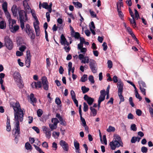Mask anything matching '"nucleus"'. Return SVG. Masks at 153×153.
<instances>
[{
	"label": "nucleus",
	"instance_id": "f257e3e1",
	"mask_svg": "<svg viewBox=\"0 0 153 153\" xmlns=\"http://www.w3.org/2000/svg\"><path fill=\"white\" fill-rule=\"evenodd\" d=\"M10 106L13 108L14 110V120L16 122L15 125V134L19 135L20 133L19 122L23 121L24 118V113L18 102L13 104H10Z\"/></svg>",
	"mask_w": 153,
	"mask_h": 153
},
{
	"label": "nucleus",
	"instance_id": "f03ea898",
	"mask_svg": "<svg viewBox=\"0 0 153 153\" xmlns=\"http://www.w3.org/2000/svg\"><path fill=\"white\" fill-rule=\"evenodd\" d=\"M111 149L112 150H114L116 147H119L120 146L123 147V143L121 140L120 137L117 135L114 138L112 141L109 144Z\"/></svg>",
	"mask_w": 153,
	"mask_h": 153
},
{
	"label": "nucleus",
	"instance_id": "7ed1b4c3",
	"mask_svg": "<svg viewBox=\"0 0 153 153\" xmlns=\"http://www.w3.org/2000/svg\"><path fill=\"white\" fill-rule=\"evenodd\" d=\"M21 26V25L20 27L23 32H25L30 36L31 39H35V34L33 30L29 24H26L25 27L24 23L23 24V26L22 27Z\"/></svg>",
	"mask_w": 153,
	"mask_h": 153
},
{
	"label": "nucleus",
	"instance_id": "20e7f679",
	"mask_svg": "<svg viewBox=\"0 0 153 153\" xmlns=\"http://www.w3.org/2000/svg\"><path fill=\"white\" fill-rule=\"evenodd\" d=\"M19 19L20 21V25H21L22 27L23 26V24L28 20V18L27 13L25 11L23 10H19Z\"/></svg>",
	"mask_w": 153,
	"mask_h": 153
},
{
	"label": "nucleus",
	"instance_id": "39448f33",
	"mask_svg": "<svg viewBox=\"0 0 153 153\" xmlns=\"http://www.w3.org/2000/svg\"><path fill=\"white\" fill-rule=\"evenodd\" d=\"M9 26L10 31L13 33H15L19 29L18 25L13 26L16 24V21L13 19H9Z\"/></svg>",
	"mask_w": 153,
	"mask_h": 153
},
{
	"label": "nucleus",
	"instance_id": "423d86ee",
	"mask_svg": "<svg viewBox=\"0 0 153 153\" xmlns=\"http://www.w3.org/2000/svg\"><path fill=\"white\" fill-rule=\"evenodd\" d=\"M4 44L6 48L9 50H11L13 47V44L12 41L8 36H6L4 39Z\"/></svg>",
	"mask_w": 153,
	"mask_h": 153
},
{
	"label": "nucleus",
	"instance_id": "0eeeda50",
	"mask_svg": "<svg viewBox=\"0 0 153 153\" xmlns=\"http://www.w3.org/2000/svg\"><path fill=\"white\" fill-rule=\"evenodd\" d=\"M42 129L45 134L46 137L48 139L50 138L51 136V132L50 129L48 127L44 126L42 127Z\"/></svg>",
	"mask_w": 153,
	"mask_h": 153
},
{
	"label": "nucleus",
	"instance_id": "6e6552de",
	"mask_svg": "<svg viewBox=\"0 0 153 153\" xmlns=\"http://www.w3.org/2000/svg\"><path fill=\"white\" fill-rule=\"evenodd\" d=\"M27 58L25 61V64L27 67L29 68L30 65L31 56L29 50L27 51Z\"/></svg>",
	"mask_w": 153,
	"mask_h": 153
},
{
	"label": "nucleus",
	"instance_id": "1a4fd4ad",
	"mask_svg": "<svg viewBox=\"0 0 153 153\" xmlns=\"http://www.w3.org/2000/svg\"><path fill=\"white\" fill-rule=\"evenodd\" d=\"M59 143L65 151L67 152L68 151L69 146L67 143L63 140H61L60 141Z\"/></svg>",
	"mask_w": 153,
	"mask_h": 153
},
{
	"label": "nucleus",
	"instance_id": "9d476101",
	"mask_svg": "<svg viewBox=\"0 0 153 153\" xmlns=\"http://www.w3.org/2000/svg\"><path fill=\"white\" fill-rule=\"evenodd\" d=\"M84 100L86 101L89 105H91L94 101V99L89 97L87 95L85 94L84 97Z\"/></svg>",
	"mask_w": 153,
	"mask_h": 153
},
{
	"label": "nucleus",
	"instance_id": "9b49d317",
	"mask_svg": "<svg viewBox=\"0 0 153 153\" xmlns=\"http://www.w3.org/2000/svg\"><path fill=\"white\" fill-rule=\"evenodd\" d=\"M60 42L62 45L65 46L66 45L67 46L69 45V43L68 42L65 37L63 34H62L61 36V39Z\"/></svg>",
	"mask_w": 153,
	"mask_h": 153
},
{
	"label": "nucleus",
	"instance_id": "f8f14e48",
	"mask_svg": "<svg viewBox=\"0 0 153 153\" xmlns=\"http://www.w3.org/2000/svg\"><path fill=\"white\" fill-rule=\"evenodd\" d=\"M127 30L128 33L132 36V38L134 39L136 41L137 43L138 44L139 41L132 31L131 28L130 27H128L127 28Z\"/></svg>",
	"mask_w": 153,
	"mask_h": 153
},
{
	"label": "nucleus",
	"instance_id": "ddd939ff",
	"mask_svg": "<svg viewBox=\"0 0 153 153\" xmlns=\"http://www.w3.org/2000/svg\"><path fill=\"white\" fill-rule=\"evenodd\" d=\"M23 5L24 7V9L25 11L27 13H29L32 10L30 8L29 6L27 3L26 0H25L23 1Z\"/></svg>",
	"mask_w": 153,
	"mask_h": 153
},
{
	"label": "nucleus",
	"instance_id": "4468645a",
	"mask_svg": "<svg viewBox=\"0 0 153 153\" xmlns=\"http://www.w3.org/2000/svg\"><path fill=\"white\" fill-rule=\"evenodd\" d=\"M117 87L118 88V93H121L123 92V83L120 80H119L117 84Z\"/></svg>",
	"mask_w": 153,
	"mask_h": 153
},
{
	"label": "nucleus",
	"instance_id": "2eb2a0df",
	"mask_svg": "<svg viewBox=\"0 0 153 153\" xmlns=\"http://www.w3.org/2000/svg\"><path fill=\"white\" fill-rule=\"evenodd\" d=\"M32 88H35L36 89H38L41 87L42 83L40 81H38L37 82H33L31 84Z\"/></svg>",
	"mask_w": 153,
	"mask_h": 153
},
{
	"label": "nucleus",
	"instance_id": "dca6fc26",
	"mask_svg": "<svg viewBox=\"0 0 153 153\" xmlns=\"http://www.w3.org/2000/svg\"><path fill=\"white\" fill-rule=\"evenodd\" d=\"M7 3L6 2H4L2 4V7L5 13L8 16H10V14L7 10Z\"/></svg>",
	"mask_w": 153,
	"mask_h": 153
},
{
	"label": "nucleus",
	"instance_id": "f3484780",
	"mask_svg": "<svg viewBox=\"0 0 153 153\" xmlns=\"http://www.w3.org/2000/svg\"><path fill=\"white\" fill-rule=\"evenodd\" d=\"M17 86L20 88H23L24 84L22 79H20L15 81Z\"/></svg>",
	"mask_w": 153,
	"mask_h": 153
},
{
	"label": "nucleus",
	"instance_id": "a211bd4d",
	"mask_svg": "<svg viewBox=\"0 0 153 153\" xmlns=\"http://www.w3.org/2000/svg\"><path fill=\"white\" fill-rule=\"evenodd\" d=\"M38 25L37 24H36L35 22L33 23V26L36 36H39L40 33V30Z\"/></svg>",
	"mask_w": 153,
	"mask_h": 153
},
{
	"label": "nucleus",
	"instance_id": "6ab92c4d",
	"mask_svg": "<svg viewBox=\"0 0 153 153\" xmlns=\"http://www.w3.org/2000/svg\"><path fill=\"white\" fill-rule=\"evenodd\" d=\"M30 99L31 101V103L33 106H35V103L37 102V100L34 97V95L33 93H31L30 95Z\"/></svg>",
	"mask_w": 153,
	"mask_h": 153
},
{
	"label": "nucleus",
	"instance_id": "aec40b11",
	"mask_svg": "<svg viewBox=\"0 0 153 153\" xmlns=\"http://www.w3.org/2000/svg\"><path fill=\"white\" fill-rule=\"evenodd\" d=\"M13 76L15 81L22 79L20 74L18 71H15Z\"/></svg>",
	"mask_w": 153,
	"mask_h": 153
},
{
	"label": "nucleus",
	"instance_id": "412c9836",
	"mask_svg": "<svg viewBox=\"0 0 153 153\" xmlns=\"http://www.w3.org/2000/svg\"><path fill=\"white\" fill-rule=\"evenodd\" d=\"M11 10L13 15L15 16H16L18 15V9L16 5H13L11 8Z\"/></svg>",
	"mask_w": 153,
	"mask_h": 153
},
{
	"label": "nucleus",
	"instance_id": "4be33fe9",
	"mask_svg": "<svg viewBox=\"0 0 153 153\" xmlns=\"http://www.w3.org/2000/svg\"><path fill=\"white\" fill-rule=\"evenodd\" d=\"M31 13H32V16L33 17L34 19L36 21V23L37 24H39V22L37 18V17L36 16V14L35 13V11L34 10H31Z\"/></svg>",
	"mask_w": 153,
	"mask_h": 153
},
{
	"label": "nucleus",
	"instance_id": "5701e85b",
	"mask_svg": "<svg viewBox=\"0 0 153 153\" xmlns=\"http://www.w3.org/2000/svg\"><path fill=\"white\" fill-rule=\"evenodd\" d=\"M73 3L74 6L77 8H80L82 7V4L79 2L73 1Z\"/></svg>",
	"mask_w": 153,
	"mask_h": 153
},
{
	"label": "nucleus",
	"instance_id": "b1692460",
	"mask_svg": "<svg viewBox=\"0 0 153 153\" xmlns=\"http://www.w3.org/2000/svg\"><path fill=\"white\" fill-rule=\"evenodd\" d=\"M89 66L90 68L97 66L95 61L93 59H90L89 61Z\"/></svg>",
	"mask_w": 153,
	"mask_h": 153
},
{
	"label": "nucleus",
	"instance_id": "393cba45",
	"mask_svg": "<svg viewBox=\"0 0 153 153\" xmlns=\"http://www.w3.org/2000/svg\"><path fill=\"white\" fill-rule=\"evenodd\" d=\"M81 90L83 94H85L89 91V88L84 86L81 87Z\"/></svg>",
	"mask_w": 153,
	"mask_h": 153
},
{
	"label": "nucleus",
	"instance_id": "a878e982",
	"mask_svg": "<svg viewBox=\"0 0 153 153\" xmlns=\"http://www.w3.org/2000/svg\"><path fill=\"white\" fill-rule=\"evenodd\" d=\"M74 145L76 150H80L79 144L76 140H75L74 141Z\"/></svg>",
	"mask_w": 153,
	"mask_h": 153
},
{
	"label": "nucleus",
	"instance_id": "bb28decb",
	"mask_svg": "<svg viewBox=\"0 0 153 153\" xmlns=\"http://www.w3.org/2000/svg\"><path fill=\"white\" fill-rule=\"evenodd\" d=\"M74 35L72 33H71V36L72 37H74L75 39H78L80 37V34L79 33L74 32Z\"/></svg>",
	"mask_w": 153,
	"mask_h": 153
},
{
	"label": "nucleus",
	"instance_id": "cd10ccee",
	"mask_svg": "<svg viewBox=\"0 0 153 153\" xmlns=\"http://www.w3.org/2000/svg\"><path fill=\"white\" fill-rule=\"evenodd\" d=\"M90 109L91 111V112L92 113L93 116H95L97 113V110L95 108H94L93 107L91 106L90 108Z\"/></svg>",
	"mask_w": 153,
	"mask_h": 153
},
{
	"label": "nucleus",
	"instance_id": "c85d7f7f",
	"mask_svg": "<svg viewBox=\"0 0 153 153\" xmlns=\"http://www.w3.org/2000/svg\"><path fill=\"white\" fill-rule=\"evenodd\" d=\"M123 92L121 93H118V95L119 97L120 101L119 102V104H120L121 102H123L124 101V99L122 95Z\"/></svg>",
	"mask_w": 153,
	"mask_h": 153
},
{
	"label": "nucleus",
	"instance_id": "c756f323",
	"mask_svg": "<svg viewBox=\"0 0 153 153\" xmlns=\"http://www.w3.org/2000/svg\"><path fill=\"white\" fill-rule=\"evenodd\" d=\"M53 121L54 125L55 126H57V124L59 123V120L56 118H53L51 119L52 123H53Z\"/></svg>",
	"mask_w": 153,
	"mask_h": 153
},
{
	"label": "nucleus",
	"instance_id": "7c9ffc66",
	"mask_svg": "<svg viewBox=\"0 0 153 153\" xmlns=\"http://www.w3.org/2000/svg\"><path fill=\"white\" fill-rule=\"evenodd\" d=\"M115 130V128L113 126H110L107 129V131L108 132H114Z\"/></svg>",
	"mask_w": 153,
	"mask_h": 153
},
{
	"label": "nucleus",
	"instance_id": "2f4dec72",
	"mask_svg": "<svg viewBox=\"0 0 153 153\" xmlns=\"http://www.w3.org/2000/svg\"><path fill=\"white\" fill-rule=\"evenodd\" d=\"M138 83L139 84V87H146V85L144 82L142 80H140L138 82Z\"/></svg>",
	"mask_w": 153,
	"mask_h": 153
},
{
	"label": "nucleus",
	"instance_id": "473e14b6",
	"mask_svg": "<svg viewBox=\"0 0 153 153\" xmlns=\"http://www.w3.org/2000/svg\"><path fill=\"white\" fill-rule=\"evenodd\" d=\"M87 80V75L86 74H84L81 77L80 80L82 82H85Z\"/></svg>",
	"mask_w": 153,
	"mask_h": 153
},
{
	"label": "nucleus",
	"instance_id": "72a5a7b5",
	"mask_svg": "<svg viewBox=\"0 0 153 153\" xmlns=\"http://www.w3.org/2000/svg\"><path fill=\"white\" fill-rule=\"evenodd\" d=\"M84 60H82V63L85 64V63H88L89 62V59L88 57L86 56L84 57V58L83 59Z\"/></svg>",
	"mask_w": 153,
	"mask_h": 153
},
{
	"label": "nucleus",
	"instance_id": "f704fd0d",
	"mask_svg": "<svg viewBox=\"0 0 153 153\" xmlns=\"http://www.w3.org/2000/svg\"><path fill=\"white\" fill-rule=\"evenodd\" d=\"M42 84H46L47 83H48V82L47 80V79L46 77L45 76H43L42 77Z\"/></svg>",
	"mask_w": 153,
	"mask_h": 153
},
{
	"label": "nucleus",
	"instance_id": "c9c22d12",
	"mask_svg": "<svg viewBox=\"0 0 153 153\" xmlns=\"http://www.w3.org/2000/svg\"><path fill=\"white\" fill-rule=\"evenodd\" d=\"M25 147L27 150L32 149V146L28 142L26 143L25 144Z\"/></svg>",
	"mask_w": 153,
	"mask_h": 153
},
{
	"label": "nucleus",
	"instance_id": "e433bc0d",
	"mask_svg": "<svg viewBox=\"0 0 153 153\" xmlns=\"http://www.w3.org/2000/svg\"><path fill=\"white\" fill-rule=\"evenodd\" d=\"M83 111L84 112H86L88 110V106L86 103L85 102L83 103Z\"/></svg>",
	"mask_w": 153,
	"mask_h": 153
},
{
	"label": "nucleus",
	"instance_id": "4c0bfd02",
	"mask_svg": "<svg viewBox=\"0 0 153 153\" xmlns=\"http://www.w3.org/2000/svg\"><path fill=\"white\" fill-rule=\"evenodd\" d=\"M49 83L46 84H42V87L45 90L48 91L49 88Z\"/></svg>",
	"mask_w": 153,
	"mask_h": 153
},
{
	"label": "nucleus",
	"instance_id": "58836bf2",
	"mask_svg": "<svg viewBox=\"0 0 153 153\" xmlns=\"http://www.w3.org/2000/svg\"><path fill=\"white\" fill-rule=\"evenodd\" d=\"M135 91V96L139 100V101H141L142 99V97L140 96L139 94L138 93L137 91V90Z\"/></svg>",
	"mask_w": 153,
	"mask_h": 153
},
{
	"label": "nucleus",
	"instance_id": "ea45409f",
	"mask_svg": "<svg viewBox=\"0 0 153 153\" xmlns=\"http://www.w3.org/2000/svg\"><path fill=\"white\" fill-rule=\"evenodd\" d=\"M80 116V120L82 123V126H86V125L87 124L85 119L82 117V115Z\"/></svg>",
	"mask_w": 153,
	"mask_h": 153
},
{
	"label": "nucleus",
	"instance_id": "a19ab883",
	"mask_svg": "<svg viewBox=\"0 0 153 153\" xmlns=\"http://www.w3.org/2000/svg\"><path fill=\"white\" fill-rule=\"evenodd\" d=\"M135 12V18L136 20H137L139 18V15L138 11L136 9H134Z\"/></svg>",
	"mask_w": 153,
	"mask_h": 153
},
{
	"label": "nucleus",
	"instance_id": "79ce46f5",
	"mask_svg": "<svg viewBox=\"0 0 153 153\" xmlns=\"http://www.w3.org/2000/svg\"><path fill=\"white\" fill-rule=\"evenodd\" d=\"M55 102L58 105H59L61 104V102L60 98L59 97H56L55 99Z\"/></svg>",
	"mask_w": 153,
	"mask_h": 153
},
{
	"label": "nucleus",
	"instance_id": "37998d69",
	"mask_svg": "<svg viewBox=\"0 0 153 153\" xmlns=\"http://www.w3.org/2000/svg\"><path fill=\"white\" fill-rule=\"evenodd\" d=\"M37 116L38 117H40L43 113V111L41 109H39L37 111Z\"/></svg>",
	"mask_w": 153,
	"mask_h": 153
},
{
	"label": "nucleus",
	"instance_id": "c03bdc74",
	"mask_svg": "<svg viewBox=\"0 0 153 153\" xmlns=\"http://www.w3.org/2000/svg\"><path fill=\"white\" fill-rule=\"evenodd\" d=\"M108 68L110 69L112 68L113 64L112 62L110 60H108L107 62Z\"/></svg>",
	"mask_w": 153,
	"mask_h": 153
},
{
	"label": "nucleus",
	"instance_id": "a18cd8bd",
	"mask_svg": "<svg viewBox=\"0 0 153 153\" xmlns=\"http://www.w3.org/2000/svg\"><path fill=\"white\" fill-rule=\"evenodd\" d=\"M90 69L93 73H96L97 72V66H95L94 67L91 68Z\"/></svg>",
	"mask_w": 153,
	"mask_h": 153
},
{
	"label": "nucleus",
	"instance_id": "49530a36",
	"mask_svg": "<svg viewBox=\"0 0 153 153\" xmlns=\"http://www.w3.org/2000/svg\"><path fill=\"white\" fill-rule=\"evenodd\" d=\"M49 126L51 129V131H53L54 129H56L57 127V126H55L53 124H49Z\"/></svg>",
	"mask_w": 153,
	"mask_h": 153
},
{
	"label": "nucleus",
	"instance_id": "de8ad7c7",
	"mask_svg": "<svg viewBox=\"0 0 153 153\" xmlns=\"http://www.w3.org/2000/svg\"><path fill=\"white\" fill-rule=\"evenodd\" d=\"M68 74H70V72L71 71L72 68V63L71 62H70L68 63Z\"/></svg>",
	"mask_w": 153,
	"mask_h": 153
},
{
	"label": "nucleus",
	"instance_id": "09e8293b",
	"mask_svg": "<svg viewBox=\"0 0 153 153\" xmlns=\"http://www.w3.org/2000/svg\"><path fill=\"white\" fill-rule=\"evenodd\" d=\"M42 4L43 8L45 9H47L48 8V4L47 2H43Z\"/></svg>",
	"mask_w": 153,
	"mask_h": 153
},
{
	"label": "nucleus",
	"instance_id": "8fccbe9b",
	"mask_svg": "<svg viewBox=\"0 0 153 153\" xmlns=\"http://www.w3.org/2000/svg\"><path fill=\"white\" fill-rule=\"evenodd\" d=\"M141 151L143 153H146L148 151V149L147 147L143 146L142 147Z\"/></svg>",
	"mask_w": 153,
	"mask_h": 153
},
{
	"label": "nucleus",
	"instance_id": "3c124183",
	"mask_svg": "<svg viewBox=\"0 0 153 153\" xmlns=\"http://www.w3.org/2000/svg\"><path fill=\"white\" fill-rule=\"evenodd\" d=\"M89 80L92 83H94V77L92 75H90L88 77Z\"/></svg>",
	"mask_w": 153,
	"mask_h": 153
},
{
	"label": "nucleus",
	"instance_id": "603ef678",
	"mask_svg": "<svg viewBox=\"0 0 153 153\" xmlns=\"http://www.w3.org/2000/svg\"><path fill=\"white\" fill-rule=\"evenodd\" d=\"M90 13V14L91 16L93 18H96L97 16V15L93 11H91V10H89Z\"/></svg>",
	"mask_w": 153,
	"mask_h": 153
},
{
	"label": "nucleus",
	"instance_id": "864d4df0",
	"mask_svg": "<svg viewBox=\"0 0 153 153\" xmlns=\"http://www.w3.org/2000/svg\"><path fill=\"white\" fill-rule=\"evenodd\" d=\"M129 101L130 104L132 107H134V104L133 102L132 98L131 97H129Z\"/></svg>",
	"mask_w": 153,
	"mask_h": 153
},
{
	"label": "nucleus",
	"instance_id": "5fc2aeb1",
	"mask_svg": "<svg viewBox=\"0 0 153 153\" xmlns=\"http://www.w3.org/2000/svg\"><path fill=\"white\" fill-rule=\"evenodd\" d=\"M100 95L101 96H103L105 97L106 93L105 90H102L100 91Z\"/></svg>",
	"mask_w": 153,
	"mask_h": 153
},
{
	"label": "nucleus",
	"instance_id": "6e6d98bb",
	"mask_svg": "<svg viewBox=\"0 0 153 153\" xmlns=\"http://www.w3.org/2000/svg\"><path fill=\"white\" fill-rule=\"evenodd\" d=\"M118 14L119 17L121 18L122 20H123L124 15L122 11L119 12Z\"/></svg>",
	"mask_w": 153,
	"mask_h": 153
},
{
	"label": "nucleus",
	"instance_id": "4d7b16f0",
	"mask_svg": "<svg viewBox=\"0 0 153 153\" xmlns=\"http://www.w3.org/2000/svg\"><path fill=\"white\" fill-rule=\"evenodd\" d=\"M131 129L134 131H136L137 130V127L136 125L135 124H133L131 125Z\"/></svg>",
	"mask_w": 153,
	"mask_h": 153
},
{
	"label": "nucleus",
	"instance_id": "13d9d810",
	"mask_svg": "<svg viewBox=\"0 0 153 153\" xmlns=\"http://www.w3.org/2000/svg\"><path fill=\"white\" fill-rule=\"evenodd\" d=\"M140 89L141 91L143 94L144 95H146V89L143 88H142L141 87H140Z\"/></svg>",
	"mask_w": 153,
	"mask_h": 153
},
{
	"label": "nucleus",
	"instance_id": "bf43d9fd",
	"mask_svg": "<svg viewBox=\"0 0 153 153\" xmlns=\"http://www.w3.org/2000/svg\"><path fill=\"white\" fill-rule=\"evenodd\" d=\"M102 46L103 47V50L104 51H105L107 50L108 47L107 43L106 42H104L102 44Z\"/></svg>",
	"mask_w": 153,
	"mask_h": 153
},
{
	"label": "nucleus",
	"instance_id": "052dcab7",
	"mask_svg": "<svg viewBox=\"0 0 153 153\" xmlns=\"http://www.w3.org/2000/svg\"><path fill=\"white\" fill-rule=\"evenodd\" d=\"M85 55V53H83V54H79L78 56V57L80 60H81L83 59H84V56Z\"/></svg>",
	"mask_w": 153,
	"mask_h": 153
},
{
	"label": "nucleus",
	"instance_id": "680f3d73",
	"mask_svg": "<svg viewBox=\"0 0 153 153\" xmlns=\"http://www.w3.org/2000/svg\"><path fill=\"white\" fill-rule=\"evenodd\" d=\"M78 50H80V52L82 53H85L87 51L86 48H82L80 49H79Z\"/></svg>",
	"mask_w": 153,
	"mask_h": 153
},
{
	"label": "nucleus",
	"instance_id": "e2e57ef3",
	"mask_svg": "<svg viewBox=\"0 0 153 153\" xmlns=\"http://www.w3.org/2000/svg\"><path fill=\"white\" fill-rule=\"evenodd\" d=\"M56 135L57 137H58L59 135V132H56V131H54L52 133V136L55 138V135Z\"/></svg>",
	"mask_w": 153,
	"mask_h": 153
},
{
	"label": "nucleus",
	"instance_id": "0e129e2a",
	"mask_svg": "<svg viewBox=\"0 0 153 153\" xmlns=\"http://www.w3.org/2000/svg\"><path fill=\"white\" fill-rule=\"evenodd\" d=\"M142 113V111L139 109H137L136 111V114L138 116H140L141 115Z\"/></svg>",
	"mask_w": 153,
	"mask_h": 153
},
{
	"label": "nucleus",
	"instance_id": "69168bd1",
	"mask_svg": "<svg viewBox=\"0 0 153 153\" xmlns=\"http://www.w3.org/2000/svg\"><path fill=\"white\" fill-rule=\"evenodd\" d=\"M72 99L75 104H76V106L77 107H78L79 106L78 101V100L76 99V97L72 98Z\"/></svg>",
	"mask_w": 153,
	"mask_h": 153
},
{
	"label": "nucleus",
	"instance_id": "338daca9",
	"mask_svg": "<svg viewBox=\"0 0 153 153\" xmlns=\"http://www.w3.org/2000/svg\"><path fill=\"white\" fill-rule=\"evenodd\" d=\"M32 128L35 130L37 133L39 134V133L40 131L39 128L37 127L36 126H33L32 127Z\"/></svg>",
	"mask_w": 153,
	"mask_h": 153
},
{
	"label": "nucleus",
	"instance_id": "774afa93",
	"mask_svg": "<svg viewBox=\"0 0 153 153\" xmlns=\"http://www.w3.org/2000/svg\"><path fill=\"white\" fill-rule=\"evenodd\" d=\"M26 48V47L25 46L23 45L21 46L19 48V50L22 52H23L25 50Z\"/></svg>",
	"mask_w": 153,
	"mask_h": 153
}]
</instances>
